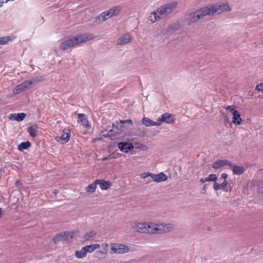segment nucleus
<instances>
[{
  "mask_svg": "<svg viewBox=\"0 0 263 263\" xmlns=\"http://www.w3.org/2000/svg\"><path fill=\"white\" fill-rule=\"evenodd\" d=\"M234 174L239 175L245 172V168L242 166L234 165L232 164L230 166Z\"/></svg>",
  "mask_w": 263,
  "mask_h": 263,
  "instance_id": "obj_19",
  "label": "nucleus"
},
{
  "mask_svg": "<svg viewBox=\"0 0 263 263\" xmlns=\"http://www.w3.org/2000/svg\"><path fill=\"white\" fill-rule=\"evenodd\" d=\"M175 118L174 116L168 114V113H164L161 115V118H159L158 120V122L160 121V125L161 124L162 122H165L167 124H171L175 122Z\"/></svg>",
  "mask_w": 263,
  "mask_h": 263,
  "instance_id": "obj_11",
  "label": "nucleus"
},
{
  "mask_svg": "<svg viewBox=\"0 0 263 263\" xmlns=\"http://www.w3.org/2000/svg\"><path fill=\"white\" fill-rule=\"evenodd\" d=\"M9 1V0H1V2L3 4L4 3H6L8 2Z\"/></svg>",
  "mask_w": 263,
  "mask_h": 263,
  "instance_id": "obj_48",
  "label": "nucleus"
},
{
  "mask_svg": "<svg viewBox=\"0 0 263 263\" xmlns=\"http://www.w3.org/2000/svg\"><path fill=\"white\" fill-rule=\"evenodd\" d=\"M142 123L143 125L147 127L151 126H159L160 125V121L158 122V120L156 122H154L151 119H149L147 117H144L142 120Z\"/></svg>",
  "mask_w": 263,
  "mask_h": 263,
  "instance_id": "obj_17",
  "label": "nucleus"
},
{
  "mask_svg": "<svg viewBox=\"0 0 263 263\" xmlns=\"http://www.w3.org/2000/svg\"><path fill=\"white\" fill-rule=\"evenodd\" d=\"M110 247V254H123L130 251L129 248L124 243L111 242Z\"/></svg>",
  "mask_w": 263,
  "mask_h": 263,
  "instance_id": "obj_3",
  "label": "nucleus"
},
{
  "mask_svg": "<svg viewBox=\"0 0 263 263\" xmlns=\"http://www.w3.org/2000/svg\"><path fill=\"white\" fill-rule=\"evenodd\" d=\"M26 117V114L24 112L18 114H12L10 115V118H13L14 120L22 121Z\"/></svg>",
  "mask_w": 263,
  "mask_h": 263,
  "instance_id": "obj_23",
  "label": "nucleus"
},
{
  "mask_svg": "<svg viewBox=\"0 0 263 263\" xmlns=\"http://www.w3.org/2000/svg\"><path fill=\"white\" fill-rule=\"evenodd\" d=\"M258 194L260 198H263V183L261 186H258Z\"/></svg>",
  "mask_w": 263,
  "mask_h": 263,
  "instance_id": "obj_39",
  "label": "nucleus"
},
{
  "mask_svg": "<svg viewBox=\"0 0 263 263\" xmlns=\"http://www.w3.org/2000/svg\"><path fill=\"white\" fill-rule=\"evenodd\" d=\"M104 18L103 17V15L102 13L98 15L97 17H95V22H94V25L96 26L99 24H101L103 22H105Z\"/></svg>",
  "mask_w": 263,
  "mask_h": 263,
  "instance_id": "obj_30",
  "label": "nucleus"
},
{
  "mask_svg": "<svg viewBox=\"0 0 263 263\" xmlns=\"http://www.w3.org/2000/svg\"><path fill=\"white\" fill-rule=\"evenodd\" d=\"M74 232H64L60 233L62 240L68 241L69 239L73 238Z\"/></svg>",
  "mask_w": 263,
  "mask_h": 263,
  "instance_id": "obj_21",
  "label": "nucleus"
},
{
  "mask_svg": "<svg viewBox=\"0 0 263 263\" xmlns=\"http://www.w3.org/2000/svg\"><path fill=\"white\" fill-rule=\"evenodd\" d=\"M109 159H110L109 157H104L102 158L103 161H106V160H109Z\"/></svg>",
  "mask_w": 263,
  "mask_h": 263,
  "instance_id": "obj_46",
  "label": "nucleus"
},
{
  "mask_svg": "<svg viewBox=\"0 0 263 263\" xmlns=\"http://www.w3.org/2000/svg\"><path fill=\"white\" fill-rule=\"evenodd\" d=\"M96 235V232L95 231H90L85 234L83 237V239L84 241H88L93 237Z\"/></svg>",
  "mask_w": 263,
  "mask_h": 263,
  "instance_id": "obj_29",
  "label": "nucleus"
},
{
  "mask_svg": "<svg viewBox=\"0 0 263 263\" xmlns=\"http://www.w3.org/2000/svg\"><path fill=\"white\" fill-rule=\"evenodd\" d=\"M97 185V183H96V180H95L93 183H92L91 184L88 185L86 187V190L87 192L93 193L96 190Z\"/></svg>",
  "mask_w": 263,
  "mask_h": 263,
  "instance_id": "obj_32",
  "label": "nucleus"
},
{
  "mask_svg": "<svg viewBox=\"0 0 263 263\" xmlns=\"http://www.w3.org/2000/svg\"><path fill=\"white\" fill-rule=\"evenodd\" d=\"M220 184V186L221 187V189H223L226 187V186L227 185V180H224Z\"/></svg>",
  "mask_w": 263,
  "mask_h": 263,
  "instance_id": "obj_43",
  "label": "nucleus"
},
{
  "mask_svg": "<svg viewBox=\"0 0 263 263\" xmlns=\"http://www.w3.org/2000/svg\"><path fill=\"white\" fill-rule=\"evenodd\" d=\"M255 89L258 91H263V84L260 83L256 85L255 87Z\"/></svg>",
  "mask_w": 263,
  "mask_h": 263,
  "instance_id": "obj_40",
  "label": "nucleus"
},
{
  "mask_svg": "<svg viewBox=\"0 0 263 263\" xmlns=\"http://www.w3.org/2000/svg\"><path fill=\"white\" fill-rule=\"evenodd\" d=\"M95 38V35L91 33H86L74 36L62 42L59 48L62 50H67L79 44L86 42Z\"/></svg>",
  "mask_w": 263,
  "mask_h": 263,
  "instance_id": "obj_2",
  "label": "nucleus"
},
{
  "mask_svg": "<svg viewBox=\"0 0 263 263\" xmlns=\"http://www.w3.org/2000/svg\"><path fill=\"white\" fill-rule=\"evenodd\" d=\"M217 179L216 174H210L208 177L205 178V180L206 181H215Z\"/></svg>",
  "mask_w": 263,
  "mask_h": 263,
  "instance_id": "obj_35",
  "label": "nucleus"
},
{
  "mask_svg": "<svg viewBox=\"0 0 263 263\" xmlns=\"http://www.w3.org/2000/svg\"><path fill=\"white\" fill-rule=\"evenodd\" d=\"M157 182H160L166 181L167 179L166 175L163 173H161L157 175Z\"/></svg>",
  "mask_w": 263,
  "mask_h": 263,
  "instance_id": "obj_34",
  "label": "nucleus"
},
{
  "mask_svg": "<svg viewBox=\"0 0 263 263\" xmlns=\"http://www.w3.org/2000/svg\"><path fill=\"white\" fill-rule=\"evenodd\" d=\"M43 80V78L41 76H34L31 77L30 79L26 80L23 83H22V86L26 90L30 88H32L37 83L42 82Z\"/></svg>",
  "mask_w": 263,
  "mask_h": 263,
  "instance_id": "obj_6",
  "label": "nucleus"
},
{
  "mask_svg": "<svg viewBox=\"0 0 263 263\" xmlns=\"http://www.w3.org/2000/svg\"><path fill=\"white\" fill-rule=\"evenodd\" d=\"M158 234L172 232L175 225L173 223H158Z\"/></svg>",
  "mask_w": 263,
  "mask_h": 263,
  "instance_id": "obj_10",
  "label": "nucleus"
},
{
  "mask_svg": "<svg viewBox=\"0 0 263 263\" xmlns=\"http://www.w3.org/2000/svg\"><path fill=\"white\" fill-rule=\"evenodd\" d=\"M118 148L124 153H127L134 148L133 145L128 142H120L118 143Z\"/></svg>",
  "mask_w": 263,
  "mask_h": 263,
  "instance_id": "obj_14",
  "label": "nucleus"
},
{
  "mask_svg": "<svg viewBox=\"0 0 263 263\" xmlns=\"http://www.w3.org/2000/svg\"><path fill=\"white\" fill-rule=\"evenodd\" d=\"M37 126L36 125L30 126L28 128V132L29 133L30 136L32 137H35L37 136Z\"/></svg>",
  "mask_w": 263,
  "mask_h": 263,
  "instance_id": "obj_25",
  "label": "nucleus"
},
{
  "mask_svg": "<svg viewBox=\"0 0 263 263\" xmlns=\"http://www.w3.org/2000/svg\"><path fill=\"white\" fill-rule=\"evenodd\" d=\"M60 233L56 235L53 238H52V241L55 243H57L58 241L62 240V238L61 237Z\"/></svg>",
  "mask_w": 263,
  "mask_h": 263,
  "instance_id": "obj_37",
  "label": "nucleus"
},
{
  "mask_svg": "<svg viewBox=\"0 0 263 263\" xmlns=\"http://www.w3.org/2000/svg\"><path fill=\"white\" fill-rule=\"evenodd\" d=\"M148 177H151V178H152V179H153V180L154 181L157 182V175H155L153 173H148V172L143 173L141 175V177L143 179H145V178H147Z\"/></svg>",
  "mask_w": 263,
  "mask_h": 263,
  "instance_id": "obj_28",
  "label": "nucleus"
},
{
  "mask_svg": "<svg viewBox=\"0 0 263 263\" xmlns=\"http://www.w3.org/2000/svg\"><path fill=\"white\" fill-rule=\"evenodd\" d=\"M226 110H229L232 114V115L234 113H237V110H236L232 106H227L226 107Z\"/></svg>",
  "mask_w": 263,
  "mask_h": 263,
  "instance_id": "obj_38",
  "label": "nucleus"
},
{
  "mask_svg": "<svg viewBox=\"0 0 263 263\" xmlns=\"http://www.w3.org/2000/svg\"><path fill=\"white\" fill-rule=\"evenodd\" d=\"M158 223H146V233L158 234Z\"/></svg>",
  "mask_w": 263,
  "mask_h": 263,
  "instance_id": "obj_12",
  "label": "nucleus"
},
{
  "mask_svg": "<svg viewBox=\"0 0 263 263\" xmlns=\"http://www.w3.org/2000/svg\"><path fill=\"white\" fill-rule=\"evenodd\" d=\"M100 247V245L98 243L92 244L84 247L85 250L87 253H92L95 250L99 249Z\"/></svg>",
  "mask_w": 263,
  "mask_h": 263,
  "instance_id": "obj_22",
  "label": "nucleus"
},
{
  "mask_svg": "<svg viewBox=\"0 0 263 263\" xmlns=\"http://www.w3.org/2000/svg\"><path fill=\"white\" fill-rule=\"evenodd\" d=\"M74 255L77 258L81 259L85 257L86 256L87 253L85 249L83 247L80 251H76Z\"/></svg>",
  "mask_w": 263,
  "mask_h": 263,
  "instance_id": "obj_26",
  "label": "nucleus"
},
{
  "mask_svg": "<svg viewBox=\"0 0 263 263\" xmlns=\"http://www.w3.org/2000/svg\"><path fill=\"white\" fill-rule=\"evenodd\" d=\"M78 119L84 124H85V122H87V120L85 118V115L83 114H78Z\"/></svg>",
  "mask_w": 263,
  "mask_h": 263,
  "instance_id": "obj_36",
  "label": "nucleus"
},
{
  "mask_svg": "<svg viewBox=\"0 0 263 263\" xmlns=\"http://www.w3.org/2000/svg\"><path fill=\"white\" fill-rule=\"evenodd\" d=\"M31 146V143L29 141H26L21 143L17 147V148L20 151H23L27 149Z\"/></svg>",
  "mask_w": 263,
  "mask_h": 263,
  "instance_id": "obj_27",
  "label": "nucleus"
},
{
  "mask_svg": "<svg viewBox=\"0 0 263 263\" xmlns=\"http://www.w3.org/2000/svg\"><path fill=\"white\" fill-rule=\"evenodd\" d=\"M12 40V36H5L0 37V45H6Z\"/></svg>",
  "mask_w": 263,
  "mask_h": 263,
  "instance_id": "obj_31",
  "label": "nucleus"
},
{
  "mask_svg": "<svg viewBox=\"0 0 263 263\" xmlns=\"http://www.w3.org/2000/svg\"><path fill=\"white\" fill-rule=\"evenodd\" d=\"M124 129V127L120 122L116 121V124H112V128L108 131L102 132L103 136L105 137H111L112 136L118 135L121 133Z\"/></svg>",
  "mask_w": 263,
  "mask_h": 263,
  "instance_id": "obj_4",
  "label": "nucleus"
},
{
  "mask_svg": "<svg viewBox=\"0 0 263 263\" xmlns=\"http://www.w3.org/2000/svg\"><path fill=\"white\" fill-rule=\"evenodd\" d=\"M171 29H174V28L173 27V26H171Z\"/></svg>",
  "mask_w": 263,
  "mask_h": 263,
  "instance_id": "obj_50",
  "label": "nucleus"
},
{
  "mask_svg": "<svg viewBox=\"0 0 263 263\" xmlns=\"http://www.w3.org/2000/svg\"><path fill=\"white\" fill-rule=\"evenodd\" d=\"M96 183L100 185V188L102 190H107L111 185V184L109 181H104L103 180H96Z\"/></svg>",
  "mask_w": 263,
  "mask_h": 263,
  "instance_id": "obj_18",
  "label": "nucleus"
},
{
  "mask_svg": "<svg viewBox=\"0 0 263 263\" xmlns=\"http://www.w3.org/2000/svg\"><path fill=\"white\" fill-rule=\"evenodd\" d=\"M119 122L122 123V124L124 123H129L130 124H133V121L131 119H127L125 120H120Z\"/></svg>",
  "mask_w": 263,
  "mask_h": 263,
  "instance_id": "obj_42",
  "label": "nucleus"
},
{
  "mask_svg": "<svg viewBox=\"0 0 263 263\" xmlns=\"http://www.w3.org/2000/svg\"><path fill=\"white\" fill-rule=\"evenodd\" d=\"M120 11L121 8L119 6H116L102 12V14L105 21H106L114 16L117 15L120 13Z\"/></svg>",
  "mask_w": 263,
  "mask_h": 263,
  "instance_id": "obj_7",
  "label": "nucleus"
},
{
  "mask_svg": "<svg viewBox=\"0 0 263 263\" xmlns=\"http://www.w3.org/2000/svg\"><path fill=\"white\" fill-rule=\"evenodd\" d=\"M15 184L17 185L19 184H20V182L19 181H16V182H15Z\"/></svg>",
  "mask_w": 263,
  "mask_h": 263,
  "instance_id": "obj_49",
  "label": "nucleus"
},
{
  "mask_svg": "<svg viewBox=\"0 0 263 263\" xmlns=\"http://www.w3.org/2000/svg\"><path fill=\"white\" fill-rule=\"evenodd\" d=\"M232 122L233 123L240 125L241 123L242 120L240 118V115L239 113L237 111V113H234L233 115V120Z\"/></svg>",
  "mask_w": 263,
  "mask_h": 263,
  "instance_id": "obj_24",
  "label": "nucleus"
},
{
  "mask_svg": "<svg viewBox=\"0 0 263 263\" xmlns=\"http://www.w3.org/2000/svg\"><path fill=\"white\" fill-rule=\"evenodd\" d=\"M110 246V245L107 243H104L102 245V247L105 250H107V248Z\"/></svg>",
  "mask_w": 263,
  "mask_h": 263,
  "instance_id": "obj_45",
  "label": "nucleus"
},
{
  "mask_svg": "<svg viewBox=\"0 0 263 263\" xmlns=\"http://www.w3.org/2000/svg\"><path fill=\"white\" fill-rule=\"evenodd\" d=\"M132 40V37L128 33H125L121 36L117 40V44L123 45L127 44Z\"/></svg>",
  "mask_w": 263,
  "mask_h": 263,
  "instance_id": "obj_16",
  "label": "nucleus"
},
{
  "mask_svg": "<svg viewBox=\"0 0 263 263\" xmlns=\"http://www.w3.org/2000/svg\"><path fill=\"white\" fill-rule=\"evenodd\" d=\"M205 185H206L205 184L204 186L203 189H205Z\"/></svg>",
  "mask_w": 263,
  "mask_h": 263,
  "instance_id": "obj_51",
  "label": "nucleus"
},
{
  "mask_svg": "<svg viewBox=\"0 0 263 263\" xmlns=\"http://www.w3.org/2000/svg\"><path fill=\"white\" fill-rule=\"evenodd\" d=\"M177 5L178 3L176 1H173L163 5L150 13L148 20L151 23H154L159 21L171 13L176 9Z\"/></svg>",
  "mask_w": 263,
  "mask_h": 263,
  "instance_id": "obj_1",
  "label": "nucleus"
},
{
  "mask_svg": "<svg viewBox=\"0 0 263 263\" xmlns=\"http://www.w3.org/2000/svg\"><path fill=\"white\" fill-rule=\"evenodd\" d=\"M206 180H205V178L204 179H203V178H201L200 179V182L201 183H204L205 182H206Z\"/></svg>",
  "mask_w": 263,
  "mask_h": 263,
  "instance_id": "obj_47",
  "label": "nucleus"
},
{
  "mask_svg": "<svg viewBox=\"0 0 263 263\" xmlns=\"http://www.w3.org/2000/svg\"><path fill=\"white\" fill-rule=\"evenodd\" d=\"M214 15L220 14L224 12H228L231 10L228 3H217L211 5Z\"/></svg>",
  "mask_w": 263,
  "mask_h": 263,
  "instance_id": "obj_5",
  "label": "nucleus"
},
{
  "mask_svg": "<svg viewBox=\"0 0 263 263\" xmlns=\"http://www.w3.org/2000/svg\"><path fill=\"white\" fill-rule=\"evenodd\" d=\"M197 13L199 16L200 19L203 18L204 16H213L214 15L213 11L212 10V7L211 5L202 7L197 10Z\"/></svg>",
  "mask_w": 263,
  "mask_h": 263,
  "instance_id": "obj_8",
  "label": "nucleus"
},
{
  "mask_svg": "<svg viewBox=\"0 0 263 263\" xmlns=\"http://www.w3.org/2000/svg\"><path fill=\"white\" fill-rule=\"evenodd\" d=\"M221 178L224 179V180H226V179H227V178L228 177V175L226 173H222L221 175Z\"/></svg>",
  "mask_w": 263,
  "mask_h": 263,
  "instance_id": "obj_44",
  "label": "nucleus"
},
{
  "mask_svg": "<svg viewBox=\"0 0 263 263\" xmlns=\"http://www.w3.org/2000/svg\"><path fill=\"white\" fill-rule=\"evenodd\" d=\"M213 189L215 191H218V190L221 189V187L220 186V184L215 182L214 184Z\"/></svg>",
  "mask_w": 263,
  "mask_h": 263,
  "instance_id": "obj_41",
  "label": "nucleus"
},
{
  "mask_svg": "<svg viewBox=\"0 0 263 263\" xmlns=\"http://www.w3.org/2000/svg\"><path fill=\"white\" fill-rule=\"evenodd\" d=\"M135 229L139 233H146V223H138L135 226Z\"/></svg>",
  "mask_w": 263,
  "mask_h": 263,
  "instance_id": "obj_20",
  "label": "nucleus"
},
{
  "mask_svg": "<svg viewBox=\"0 0 263 263\" xmlns=\"http://www.w3.org/2000/svg\"><path fill=\"white\" fill-rule=\"evenodd\" d=\"M26 90L22 86V84H21L20 85H17L15 88L14 89L13 92L15 95H18L21 93L23 91H25Z\"/></svg>",
  "mask_w": 263,
  "mask_h": 263,
  "instance_id": "obj_33",
  "label": "nucleus"
},
{
  "mask_svg": "<svg viewBox=\"0 0 263 263\" xmlns=\"http://www.w3.org/2000/svg\"><path fill=\"white\" fill-rule=\"evenodd\" d=\"M224 165L232 166V163L227 159L217 160L212 164V168L218 169Z\"/></svg>",
  "mask_w": 263,
  "mask_h": 263,
  "instance_id": "obj_13",
  "label": "nucleus"
},
{
  "mask_svg": "<svg viewBox=\"0 0 263 263\" xmlns=\"http://www.w3.org/2000/svg\"><path fill=\"white\" fill-rule=\"evenodd\" d=\"M70 137V133L69 130L66 132L64 131L61 136H57L55 137V140L58 142H61L62 144H64L69 141Z\"/></svg>",
  "mask_w": 263,
  "mask_h": 263,
  "instance_id": "obj_15",
  "label": "nucleus"
},
{
  "mask_svg": "<svg viewBox=\"0 0 263 263\" xmlns=\"http://www.w3.org/2000/svg\"><path fill=\"white\" fill-rule=\"evenodd\" d=\"M199 20H200L199 16L197 13V10H196L187 14L185 16L184 21L188 25H190L192 23L198 22Z\"/></svg>",
  "mask_w": 263,
  "mask_h": 263,
  "instance_id": "obj_9",
  "label": "nucleus"
}]
</instances>
